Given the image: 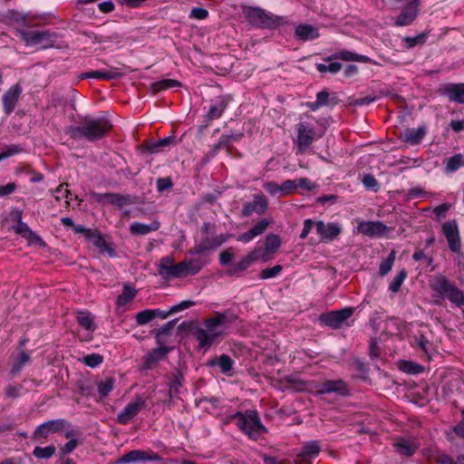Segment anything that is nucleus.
Listing matches in <instances>:
<instances>
[{"mask_svg":"<svg viewBox=\"0 0 464 464\" xmlns=\"http://www.w3.org/2000/svg\"><path fill=\"white\" fill-rule=\"evenodd\" d=\"M23 92L19 83L11 86L2 96L3 109L5 114H10L14 110Z\"/></svg>","mask_w":464,"mask_h":464,"instance_id":"20","label":"nucleus"},{"mask_svg":"<svg viewBox=\"0 0 464 464\" xmlns=\"http://www.w3.org/2000/svg\"><path fill=\"white\" fill-rule=\"evenodd\" d=\"M160 228V222L153 221L150 224L133 222L130 226V231L134 236H145Z\"/></svg>","mask_w":464,"mask_h":464,"instance_id":"29","label":"nucleus"},{"mask_svg":"<svg viewBox=\"0 0 464 464\" xmlns=\"http://www.w3.org/2000/svg\"><path fill=\"white\" fill-rule=\"evenodd\" d=\"M267 208L268 200L266 197L262 193H258L254 195L253 201L246 202L243 205L241 215L244 218H248L254 213L257 215H263L266 212Z\"/></svg>","mask_w":464,"mask_h":464,"instance_id":"15","label":"nucleus"},{"mask_svg":"<svg viewBox=\"0 0 464 464\" xmlns=\"http://www.w3.org/2000/svg\"><path fill=\"white\" fill-rule=\"evenodd\" d=\"M395 260V251L392 250L389 256L382 261L379 266V274L382 276H386L392 268Z\"/></svg>","mask_w":464,"mask_h":464,"instance_id":"46","label":"nucleus"},{"mask_svg":"<svg viewBox=\"0 0 464 464\" xmlns=\"http://www.w3.org/2000/svg\"><path fill=\"white\" fill-rule=\"evenodd\" d=\"M325 128H314L305 122H300L296 125V139L294 143L297 146L296 154H304L311 144L324 133Z\"/></svg>","mask_w":464,"mask_h":464,"instance_id":"5","label":"nucleus"},{"mask_svg":"<svg viewBox=\"0 0 464 464\" xmlns=\"http://www.w3.org/2000/svg\"><path fill=\"white\" fill-rule=\"evenodd\" d=\"M153 320L151 309L143 310L136 314V321L139 325H144Z\"/></svg>","mask_w":464,"mask_h":464,"instance_id":"58","label":"nucleus"},{"mask_svg":"<svg viewBox=\"0 0 464 464\" xmlns=\"http://www.w3.org/2000/svg\"><path fill=\"white\" fill-rule=\"evenodd\" d=\"M333 60H343L345 62H359V63H368L370 62V58L366 55L358 54L353 53L348 50H342L339 52L334 53L332 55L325 58V61H333Z\"/></svg>","mask_w":464,"mask_h":464,"instance_id":"26","label":"nucleus"},{"mask_svg":"<svg viewBox=\"0 0 464 464\" xmlns=\"http://www.w3.org/2000/svg\"><path fill=\"white\" fill-rule=\"evenodd\" d=\"M362 181L366 189L376 192L380 188L379 181L372 174L364 175Z\"/></svg>","mask_w":464,"mask_h":464,"instance_id":"54","label":"nucleus"},{"mask_svg":"<svg viewBox=\"0 0 464 464\" xmlns=\"http://www.w3.org/2000/svg\"><path fill=\"white\" fill-rule=\"evenodd\" d=\"M342 69V63L338 62H332L329 64L317 63L316 70L321 73L331 72L337 73Z\"/></svg>","mask_w":464,"mask_h":464,"instance_id":"50","label":"nucleus"},{"mask_svg":"<svg viewBox=\"0 0 464 464\" xmlns=\"http://www.w3.org/2000/svg\"><path fill=\"white\" fill-rule=\"evenodd\" d=\"M358 231L367 237H383L390 228L382 221H362L358 225Z\"/></svg>","mask_w":464,"mask_h":464,"instance_id":"19","label":"nucleus"},{"mask_svg":"<svg viewBox=\"0 0 464 464\" xmlns=\"http://www.w3.org/2000/svg\"><path fill=\"white\" fill-rule=\"evenodd\" d=\"M431 287L440 296L447 298L458 306L464 305V291L445 276H437Z\"/></svg>","mask_w":464,"mask_h":464,"instance_id":"6","label":"nucleus"},{"mask_svg":"<svg viewBox=\"0 0 464 464\" xmlns=\"http://www.w3.org/2000/svg\"><path fill=\"white\" fill-rule=\"evenodd\" d=\"M339 102L340 99L338 93L322 91L316 94V100L314 102H308L307 105L314 111L322 107L333 108Z\"/></svg>","mask_w":464,"mask_h":464,"instance_id":"18","label":"nucleus"},{"mask_svg":"<svg viewBox=\"0 0 464 464\" xmlns=\"http://www.w3.org/2000/svg\"><path fill=\"white\" fill-rule=\"evenodd\" d=\"M352 366L357 372V377L367 381L369 379V368L368 366L361 361L359 358H354L352 362Z\"/></svg>","mask_w":464,"mask_h":464,"instance_id":"43","label":"nucleus"},{"mask_svg":"<svg viewBox=\"0 0 464 464\" xmlns=\"http://www.w3.org/2000/svg\"><path fill=\"white\" fill-rule=\"evenodd\" d=\"M428 133L426 125L418 128H406L399 134V140L410 145H419Z\"/></svg>","mask_w":464,"mask_h":464,"instance_id":"16","label":"nucleus"},{"mask_svg":"<svg viewBox=\"0 0 464 464\" xmlns=\"http://www.w3.org/2000/svg\"><path fill=\"white\" fill-rule=\"evenodd\" d=\"M407 276V272L405 269H401L392 279V281L391 282L390 285H389V290L392 291V293H397L403 281L405 280Z\"/></svg>","mask_w":464,"mask_h":464,"instance_id":"49","label":"nucleus"},{"mask_svg":"<svg viewBox=\"0 0 464 464\" xmlns=\"http://www.w3.org/2000/svg\"><path fill=\"white\" fill-rule=\"evenodd\" d=\"M56 448L54 445L46 447L37 446L34 449L33 455L36 459H48L55 453Z\"/></svg>","mask_w":464,"mask_h":464,"instance_id":"42","label":"nucleus"},{"mask_svg":"<svg viewBox=\"0 0 464 464\" xmlns=\"http://www.w3.org/2000/svg\"><path fill=\"white\" fill-rule=\"evenodd\" d=\"M24 387L21 384H8L5 388V395L6 398L16 399L21 396Z\"/></svg>","mask_w":464,"mask_h":464,"instance_id":"55","label":"nucleus"},{"mask_svg":"<svg viewBox=\"0 0 464 464\" xmlns=\"http://www.w3.org/2000/svg\"><path fill=\"white\" fill-rule=\"evenodd\" d=\"M420 6L409 2L401 10L400 14L395 17L394 24L396 26H406L411 24L418 16Z\"/></svg>","mask_w":464,"mask_h":464,"instance_id":"23","label":"nucleus"},{"mask_svg":"<svg viewBox=\"0 0 464 464\" xmlns=\"http://www.w3.org/2000/svg\"><path fill=\"white\" fill-rule=\"evenodd\" d=\"M22 39L26 45H41L42 48H48L53 44V35L45 31H19Z\"/></svg>","mask_w":464,"mask_h":464,"instance_id":"12","label":"nucleus"},{"mask_svg":"<svg viewBox=\"0 0 464 464\" xmlns=\"http://www.w3.org/2000/svg\"><path fill=\"white\" fill-rule=\"evenodd\" d=\"M269 224H270V221L264 218V219L259 220L250 230L254 234V236L256 237L257 236L262 235L266 230Z\"/></svg>","mask_w":464,"mask_h":464,"instance_id":"61","label":"nucleus"},{"mask_svg":"<svg viewBox=\"0 0 464 464\" xmlns=\"http://www.w3.org/2000/svg\"><path fill=\"white\" fill-rule=\"evenodd\" d=\"M179 319H173L169 321L168 323L164 324L157 332L156 334V340L157 343L161 344L163 343V338L165 336H168L170 334L171 331L175 327L176 324L178 323Z\"/></svg>","mask_w":464,"mask_h":464,"instance_id":"40","label":"nucleus"},{"mask_svg":"<svg viewBox=\"0 0 464 464\" xmlns=\"http://www.w3.org/2000/svg\"><path fill=\"white\" fill-rule=\"evenodd\" d=\"M111 124L102 118H83L78 124L64 129V133L74 140L95 141L111 130Z\"/></svg>","mask_w":464,"mask_h":464,"instance_id":"3","label":"nucleus"},{"mask_svg":"<svg viewBox=\"0 0 464 464\" xmlns=\"http://www.w3.org/2000/svg\"><path fill=\"white\" fill-rule=\"evenodd\" d=\"M137 291L135 288L131 287L129 285L123 286L122 293L118 295L117 304L119 306H123L130 303L136 295Z\"/></svg>","mask_w":464,"mask_h":464,"instance_id":"39","label":"nucleus"},{"mask_svg":"<svg viewBox=\"0 0 464 464\" xmlns=\"http://www.w3.org/2000/svg\"><path fill=\"white\" fill-rule=\"evenodd\" d=\"M316 394H328L335 393L342 397H346L350 394L347 383L339 380H326L316 386Z\"/></svg>","mask_w":464,"mask_h":464,"instance_id":"13","label":"nucleus"},{"mask_svg":"<svg viewBox=\"0 0 464 464\" xmlns=\"http://www.w3.org/2000/svg\"><path fill=\"white\" fill-rule=\"evenodd\" d=\"M22 150L23 148L20 145H10L0 153V159L2 160H5L7 158H10L14 155L20 153Z\"/></svg>","mask_w":464,"mask_h":464,"instance_id":"59","label":"nucleus"},{"mask_svg":"<svg viewBox=\"0 0 464 464\" xmlns=\"http://www.w3.org/2000/svg\"><path fill=\"white\" fill-rule=\"evenodd\" d=\"M461 167H464V158L462 154L457 153L447 160L444 171L446 174H451Z\"/></svg>","mask_w":464,"mask_h":464,"instance_id":"33","label":"nucleus"},{"mask_svg":"<svg viewBox=\"0 0 464 464\" xmlns=\"http://www.w3.org/2000/svg\"><path fill=\"white\" fill-rule=\"evenodd\" d=\"M216 243L213 237H205L201 242L195 246L193 249L189 251L190 254H202L206 251L217 248Z\"/></svg>","mask_w":464,"mask_h":464,"instance_id":"36","label":"nucleus"},{"mask_svg":"<svg viewBox=\"0 0 464 464\" xmlns=\"http://www.w3.org/2000/svg\"><path fill=\"white\" fill-rule=\"evenodd\" d=\"M354 311V307H344L323 314L319 320L322 324L332 329H339L353 314Z\"/></svg>","mask_w":464,"mask_h":464,"instance_id":"9","label":"nucleus"},{"mask_svg":"<svg viewBox=\"0 0 464 464\" xmlns=\"http://www.w3.org/2000/svg\"><path fill=\"white\" fill-rule=\"evenodd\" d=\"M261 252L262 247H256L253 251L245 256L238 263L232 265L227 270V275L231 276H239L258 259H262L263 262H267L270 257L266 254H261Z\"/></svg>","mask_w":464,"mask_h":464,"instance_id":"10","label":"nucleus"},{"mask_svg":"<svg viewBox=\"0 0 464 464\" xmlns=\"http://www.w3.org/2000/svg\"><path fill=\"white\" fill-rule=\"evenodd\" d=\"M229 100L225 96H218L210 101L208 108V116H220L228 105Z\"/></svg>","mask_w":464,"mask_h":464,"instance_id":"28","label":"nucleus"},{"mask_svg":"<svg viewBox=\"0 0 464 464\" xmlns=\"http://www.w3.org/2000/svg\"><path fill=\"white\" fill-rule=\"evenodd\" d=\"M174 143H176L175 138L173 136H168V137L159 140L158 141L152 142L148 147V150L152 153H156V152L161 150L163 148H166V147L169 146L170 144H174Z\"/></svg>","mask_w":464,"mask_h":464,"instance_id":"44","label":"nucleus"},{"mask_svg":"<svg viewBox=\"0 0 464 464\" xmlns=\"http://www.w3.org/2000/svg\"><path fill=\"white\" fill-rule=\"evenodd\" d=\"M231 419L237 420L238 428L251 439L256 440L266 431L256 411H246L245 413L237 411L231 415Z\"/></svg>","mask_w":464,"mask_h":464,"instance_id":"4","label":"nucleus"},{"mask_svg":"<svg viewBox=\"0 0 464 464\" xmlns=\"http://www.w3.org/2000/svg\"><path fill=\"white\" fill-rule=\"evenodd\" d=\"M169 348L160 345L158 348L153 349L147 356H146V366L148 368L152 367L158 362L161 361L169 352Z\"/></svg>","mask_w":464,"mask_h":464,"instance_id":"30","label":"nucleus"},{"mask_svg":"<svg viewBox=\"0 0 464 464\" xmlns=\"http://www.w3.org/2000/svg\"><path fill=\"white\" fill-rule=\"evenodd\" d=\"M227 316L225 314H218L214 317L208 318L202 326H195L191 334L198 343V349L207 351L218 339L225 333L227 328Z\"/></svg>","mask_w":464,"mask_h":464,"instance_id":"2","label":"nucleus"},{"mask_svg":"<svg viewBox=\"0 0 464 464\" xmlns=\"http://www.w3.org/2000/svg\"><path fill=\"white\" fill-rule=\"evenodd\" d=\"M30 361H31V356L28 353H26L24 351L19 353L18 356L16 357V359L14 361V362L12 364V368L10 370V374L13 376L18 374L22 371L24 366L25 364H27L28 362H30Z\"/></svg>","mask_w":464,"mask_h":464,"instance_id":"34","label":"nucleus"},{"mask_svg":"<svg viewBox=\"0 0 464 464\" xmlns=\"http://www.w3.org/2000/svg\"><path fill=\"white\" fill-rule=\"evenodd\" d=\"M181 83L177 80L164 79L158 82H154L150 84V88L154 92L165 91L168 89L179 87Z\"/></svg>","mask_w":464,"mask_h":464,"instance_id":"37","label":"nucleus"},{"mask_svg":"<svg viewBox=\"0 0 464 464\" xmlns=\"http://www.w3.org/2000/svg\"><path fill=\"white\" fill-rule=\"evenodd\" d=\"M243 13L246 20L257 28L273 29L280 24L279 17L266 13L260 7H246Z\"/></svg>","mask_w":464,"mask_h":464,"instance_id":"7","label":"nucleus"},{"mask_svg":"<svg viewBox=\"0 0 464 464\" xmlns=\"http://www.w3.org/2000/svg\"><path fill=\"white\" fill-rule=\"evenodd\" d=\"M427 34H420L416 36H406L403 39L404 46L407 49H411L418 44H423L427 40Z\"/></svg>","mask_w":464,"mask_h":464,"instance_id":"45","label":"nucleus"},{"mask_svg":"<svg viewBox=\"0 0 464 464\" xmlns=\"http://www.w3.org/2000/svg\"><path fill=\"white\" fill-rule=\"evenodd\" d=\"M280 188H281V193L282 194H284V195L290 194V193L294 192L297 188H296V180L295 179L285 180L280 185Z\"/></svg>","mask_w":464,"mask_h":464,"instance_id":"64","label":"nucleus"},{"mask_svg":"<svg viewBox=\"0 0 464 464\" xmlns=\"http://www.w3.org/2000/svg\"><path fill=\"white\" fill-rule=\"evenodd\" d=\"M78 389L81 395L85 397H91L94 395L96 387L90 382H81L78 383Z\"/></svg>","mask_w":464,"mask_h":464,"instance_id":"56","label":"nucleus"},{"mask_svg":"<svg viewBox=\"0 0 464 464\" xmlns=\"http://www.w3.org/2000/svg\"><path fill=\"white\" fill-rule=\"evenodd\" d=\"M113 206L118 208H122L126 205L133 204V200L131 196L130 195H121L119 193H113V196H111V203Z\"/></svg>","mask_w":464,"mask_h":464,"instance_id":"47","label":"nucleus"},{"mask_svg":"<svg viewBox=\"0 0 464 464\" xmlns=\"http://www.w3.org/2000/svg\"><path fill=\"white\" fill-rule=\"evenodd\" d=\"M82 362L91 368H95L102 363L103 356L99 353H91L83 356Z\"/></svg>","mask_w":464,"mask_h":464,"instance_id":"51","label":"nucleus"},{"mask_svg":"<svg viewBox=\"0 0 464 464\" xmlns=\"http://www.w3.org/2000/svg\"><path fill=\"white\" fill-rule=\"evenodd\" d=\"M320 452V447L315 441H311L304 447L302 455L304 456H316Z\"/></svg>","mask_w":464,"mask_h":464,"instance_id":"63","label":"nucleus"},{"mask_svg":"<svg viewBox=\"0 0 464 464\" xmlns=\"http://www.w3.org/2000/svg\"><path fill=\"white\" fill-rule=\"evenodd\" d=\"M138 461H144V450H133L122 455L118 463L126 464Z\"/></svg>","mask_w":464,"mask_h":464,"instance_id":"38","label":"nucleus"},{"mask_svg":"<svg viewBox=\"0 0 464 464\" xmlns=\"http://www.w3.org/2000/svg\"><path fill=\"white\" fill-rule=\"evenodd\" d=\"M315 227L322 241H331L337 237L342 231L340 225L332 222L325 224L324 221H317Z\"/></svg>","mask_w":464,"mask_h":464,"instance_id":"22","label":"nucleus"},{"mask_svg":"<svg viewBox=\"0 0 464 464\" xmlns=\"http://www.w3.org/2000/svg\"><path fill=\"white\" fill-rule=\"evenodd\" d=\"M184 382L183 373L177 370L171 372L169 375V392L170 396L177 395L179 393V390Z\"/></svg>","mask_w":464,"mask_h":464,"instance_id":"31","label":"nucleus"},{"mask_svg":"<svg viewBox=\"0 0 464 464\" xmlns=\"http://www.w3.org/2000/svg\"><path fill=\"white\" fill-rule=\"evenodd\" d=\"M281 238L279 236L275 234H269L266 237L265 247L262 248L261 254H266L268 257L270 254H274L277 251L281 246Z\"/></svg>","mask_w":464,"mask_h":464,"instance_id":"32","label":"nucleus"},{"mask_svg":"<svg viewBox=\"0 0 464 464\" xmlns=\"http://www.w3.org/2000/svg\"><path fill=\"white\" fill-rule=\"evenodd\" d=\"M125 74L124 72H121V69L111 67L109 70L102 71H90L85 72L80 74L79 78L81 80L84 79H97V80H114L122 77Z\"/></svg>","mask_w":464,"mask_h":464,"instance_id":"21","label":"nucleus"},{"mask_svg":"<svg viewBox=\"0 0 464 464\" xmlns=\"http://www.w3.org/2000/svg\"><path fill=\"white\" fill-rule=\"evenodd\" d=\"M157 185V190L160 193L164 192L167 189H169L173 187V182L171 178L166 177V178H159L156 181Z\"/></svg>","mask_w":464,"mask_h":464,"instance_id":"60","label":"nucleus"},{"mask_svg":"<svg viewBox=\"0 0 464 464\" xmlns=\"http://www.w3.org/2000/svg\"><path fill=\"white\" fill-rule=\"evenodd\" d=\"M77 323L85 330L93 332L96 329V324L93 321V316L88 312H79L77 314Z\"/></svg>","mask_w":464,"mask_h":464,"instance_id":"35","label":"nucleus"},{"mask_svg":"<svg viewBox=\"0 0 464 464\" xmlns=\"http://www.w3.org/2000/svg\"><path fill=\"white\" fill-rule=\"evenodd\" d=\"M442 232L447 239L449 248L451 252L463 257L461 252V241L458 223L455 219L448 220L442 225Z\"/></svg>","mask_w":464,"mask_h":464,"instance_id":"11","label":"nucleus"},{"mask_svg":"<svg viewBox=\"0 0 464 464\" xmlns=\"http://www.w3.org/2000/svg\"><path fill=\"white\" fill-rule=\"evenodd\" d=\"M146 405V400L137 397L134 401L128 403L117 415V421L122 425L128 424Z\"/></svg>","mask_w":464,"mask_h":464,"instance_id":"14","label":"nucleus"},{"mask_svg":"<svg viewBox=\"0 0 464 464\" xmlns=\"http://www.w3.org/2000/svg\"><path fill=\"white\" fill-rule=\"evenodd\" d=\"M235 362L227 354L216 355L211 357L207 362L206 366L211 369L218 368L219 372L226 376H231L234 369Z\"/></svg>","mask_w":464,"mask_h":464,"instance_id":"17","label":"nucleus"},{"mask_svg":"<svg viewBox=\"0 0 464 464\" xmlns=\"http://www.w3.org/2000/svg\"><path fill=\"white\" fill-rule=\"evenodd\" d=\"M71 424L64 419H53L40 424L34 431L32 440L41 441L51 434L61 432L65 427Z\"/></svg>","mask_w":464,"mask_h":464,"instance_id":"8","label":"nucleus"},{"mask_svg":"<svg viewBox=\"0 0 464 464\" xmlns=\"http://www.w3.org/2000/svg\"><path fill=\"white\" fill-rule=\"evenodd\" d=\"M115 380L111 377H107L104 381H101L97 384V391L102 399L107 397L114 388Z\"/></svg>","mask_w":464,"mask_h":464,"instance_id":"41","label":"nucleus"},{"mask_svg":"<svg viewBox=\"0 0 464 464\" xmlns=\"http://www.w3.org/2000/svg\"><path fill=\"white\" fill-rule=\"evenodd\" d=\"M442 93L450 101L464 103V83H448L442 86Z\"/></svg>","mask_w":464,"mask_h":464,"instance_id":"24","label":"nucleus"},{"mask_svg":"<svg viewBox=\"0 0 464 464\" xmlns=\"http://www.w3.org/2000/svg\"><path fill=\"white\" fill-rule=\"evenodd\" d=\"M283 270V266L281 265H276L273 267H268L263 269L259 276L261 279H270L276 277Z\"/></svg>","mask_w":464,"mask_h":464,"instance_id":"53","label":"nucleus"},{"mask_svg":"<svg viewBox=\"0 0 464 464\" xmlns=\"http://www.w3.org/2000/svg\"><path fill=\"white\" fill-rule=\"evenodd\" d=\"M79 445V442L76 439H71L68 442H66L59 450V455L61 459H63L66 455L72 452L77 446Z\"/></svg>","mask_w":464,"mask_h":464,"instance_id":"57","label":"nucleus"},{"mask_svg":"<svg viewBox=\"0 0 464 464\" xmlns=\"http://www.w3.org/2000/svg\"><path fill=\"white\" fill-rule=\"evenodd\" d=\"M14 229L16 234L22 236L24 238L30 239L33 237H35V234L32 231L29 226L19 218L16 226L14 227Z\"/></svg>","mask_w":464,"mask_h":464,"instance_id":"48","label":"nucleus"},{"mask_svg":"<svg viewBox=\"0 0 464 464\" xmlns=\"http://www.w3.org/2000/svg\"><path fill=\"white\" fill-rule=\"evenodd\" d=\"M295 34L302 41L314 40L319 37L318 29L308 24H302L295 27Z\"/></svg>","mask_w":464,"mask_h":464,"instance_id":"27","label":"nucleus"},{"mask_svg":"<svg viewBox=\"0 0 464 464\" xmlns=\"http://www.w3.org/2000/svg\"><path fill=\"white\" fill-rule=\"evenodd\" d=\"M205 266L201 258H186L176 264L172 256L160 258L158 274L165 280L183 278L197 275Z\"/></svg>","mask_w":464,"mask_h":464,"instance_id":"1","label":"nucleus"},{"mask_svg":"<svg viewBox=\"0 0 464 464\" xmlns=\"http://www.w3.org/2000/svg\"><path fill=\"white\" fill-rule=\"evenodd\" d=\"M235 257L234 250L232 247L226 249L219 255V262L222 266H228L231 264Z\"/></svg>","mask_w":464,"mask_h":464,"instance_id":"62","label":"nucleus"},{"mask_svg":"<svg viewBox=\"0 0 464 464\" xmlns=\"http://www.w3.org/2000/svg\"><path fill=\"white\" fill-rule=\"evenodd\" d=\"M401 369L404 372H407L410 374H419L423 371V367L421 365H420L419 363L408 362V361L401 362Z\"/></svg>","mask_w":464,"mask_h":464,"instance_id":"52","label":"nucleus"},{"mask_svg":"<svg viewBox=\"0 0 464 464\" xmlns=\"http://www.w3.org/2000/svg\"><path fill=\"white\" fill-rule=\"evenodd\" d=\"M397 452L405 457H411L417 451L419 445L414 440L399 438L393 442Z\"/></svg>","mask_w":464,"mask_h":464,"instance_id":"25","label":"nucleus"}]
</instances>
